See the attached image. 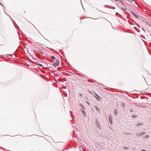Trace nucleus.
I'll use <instances>...</instances> for the list:
<instances>
[{"label": "nucleus", "instance_id": "18", "mask_svg": "<svg viewBox=\"0 0 151 151\" xmlns=\"http://www.w3.org/2000/svg\"><path fill=\"white\" fill-rule=\"evenodd\" d=\"M127 30H126V32H130V33H132L131 32V31L130 30L129 31L127 32Z\"/></svg>", "mask_w": 151, "mask_h": 151}, {"label": "nucleus", "instance_id": "12", "mask_svg": "<svg viewBox=\"0 0 151 151\" xmlns=\"http://www.w3.org/2000/svg\"><path fill=\"white\" fill-rule=\"evenodd\" d=\"M51 58L52 60H55V58L54 56H51Z\"/></svg>", "mask_w": 151, "mask_h": 151}, {"label": "nucleus", "instance_id": "7", "mask_svg": "<svg viewBox=\"0 0 151 151\" xmlns=\"http://www.w3.org/2000/svg\"><path fill=\"white\" fill-rule=\"evenodd\" d=\"M109 120L111 124H113V122L112 120V118L111 116H109Z\"/></svg>", "mask_w": 151, "mask_h": 151}, {"label": "nucleus", "instance_id": "2", "mask_svg": "<svg viewBox=\"0 0 151 151\" xmlns=\"http://www.w3.org/2000/svg\"><path fill=\"white\" fill-rule=\"evenodd\" d=\"M95 123L97 127V128L99 129H100L101 130V128L99 124V122L98 120L97 119H96L95 120Z\"/></svg>", "mask_w": 151, "mask_h": 151}, {"label": "nucleus", "instance_id": "10", "mask_svg": "<svg viewBox=\"0 0 151 151\" xmlns=\"http://www.w3.org/2000/svg\"><path fill=\"white\" fill-rule=\"evenodd\" d=\"M114 113L115 115L116 116L117 115V111L116 109H114Z\"/></svg>", "mask_w": 151, "mask_h": 151}, {"label": "nucleus", "instance_id": "24", "mask_svg": "<svg viewBox=\"0 0 151 151\" xmlns=\"http://www.w3.org/2000/svg\"><path fill=\"white\" fill-rule=\"evenodd\" d=\"M124 103H122V105H124Z\"/></svg>", "mask_w": 151, "mask_h": 151}, {"label": "nucleus", "instance_id": "26", "mask_svg": "<svg viewBox=\"0 0 151 151\" xmlns=\"http://www.w3.org/2000/svg\"><path fill=\"white\" fill-rule=\"evenodd\" d=\"M39 31V32H40V33L41 34V33L40 32V31Z\"/></svg>", "mask_w": 151, "mask_h": 151}, {"label": "nucleus", "instance_id": "13", "mask_svg": "<svg viewBox=\"0 0 151 151\" xmlns=\"http://www.w3.org/2000/svg\"><path fill=\"white\" fill-rule=\"evenodd\" d=\"M137 116L136 115H134L132 116V117L134 118H136Z\"/></svg>", "mask_w": 151, "mask_h": 151}, {"label": "nucleus", "instance_id": "8", "mask_svg": "<svg viewBox=\"0 0 151 151\" xmlns=\"http://www.w3.org/2000/svg\"><path fill=\"white\" fill-rule=\"evenodd\" d=\"M150 137V136L149 134H147L146 135L143 136V138L144 139H146L147 138H149Z\"/></svg>", "mask_w": 151, "mask_h": 151}, {"label": "nucleus", "instance_id": "4", "mask_svg": "<svg viewBox=\"0 0 151 151\" xmlns=\"http://www.w3.org/2000/svg\"><path fill=\"white\" fill-rule=\"evenodd\" d=\"M60 64V62L59 61L57 60H56L55 62H54L53 65L55 66H58Z\"/></svg>", "mask_w": 151, "mask_h": 151}, {"label": "nucleus", "instance_id": "6", "mask_svg": "<svg viewBox=\"0 0 151 151\" xmlns=\"http://www.w3.org/2000/svg\"><path fill=\"white\" fill-rule=\"evenodd\" d=\"M81 111L83 113V115L84 117H86L87 116L86 113L84 110H83L81 109Z\"/></svg>", "mask_w": 151, "mask_h": 151}, {"label": "nucleus", "instance_id": "19", "mask_svg": "<svg viewBox=\"0 0 151 151\" xmlns=\"http://www.w3.org/2000/svg\"><path fill=\"white\" fill-rule=\"evenodd\" d=\"M141 151H147L143 149L141 150Z\"/></svg>", "mask_w": 151, "mask_h": 151}, {"label": "nucleus", "instance_id": "14", "mask_svg": "<svg viewBox=\"0 0 151 151\" xmlns=\"http://www.w3.org/2000/svg\"><path fill=\"white\" fill-rule=\"evenodd\" d=\"M96 111H98L99 112L100 111V110L97 107H96Z\"/></svg>", "mask_w": 151, "mask_h": 151}, {"label": "nucleus", "instance_id": "3", "mask_svg": "<svg viewBox=\"0 0 151 151\" xmlns=\"http://www.w3.org/2000/svg\"><path fill=\"white\" fill-rule=\"evenodd\" d=\"M145 134V132H142L139 133H137V136L138 137H143V136Z\"/></svg>", "mask_w": 151, "mask_h": 151}, {"label": "nucleus", "instance_id": "1", "mask_svg": "<svg viewBox=\"0 0 151 151\" xmlns=\"http://www.w3.org/2000/svg\"><path fill=\"white\" fill-rule=\"evenodd\" d=\"M143 125V124L142 122L138 123L134 125V127H133V128L135 129L136 128H139Z\"/></svg>", "mask_w": 151, "mask_h": 151}, {"label": "nucleus", "instance_id": "5", "mask_svg": "<svg viewBox=\"0 0 151 151\" xmlns=\"http://www.w3.org/2000/svg\"><path fill=\"white\" fill-rule=\"evenodd\" d=\"M95 95L97 97V98L96 97V98L97 99V100L100 102L101 101V98H100L99 96L98 95L96 94H95Z\"/></svg>", "mask_w": 151, "mask_h": 151}, {"label": "nucleus", "instance_id": "11", "mask_svg": "<svg viewBox=\"0 0 151 151\" xmlns=\"http://www.w3.org/2000/svg\"><path fill=\"white\" fill-rule=\"evenodd\" d=\"M129 110L131 112H133L134 111L133 109L131 108L129 109Z\"/></svg>", "mask_w": 151, "mask_h": 151}, {"label": "nucleus", "instance_id": "25", "mask_svg": "<svg viewBox=\"0 0 151 151\" xmlns=\"http://www.w3.org/2000/svg\"><path fill=\"white\" fill-rule=\"evenodd\" d=\"M124 103H122V105H124Z\"/></svg>", "mask_w": 151, "mask_h": 151}, {"label": "nucleus", "instance_id": "23", "mask_svg": "<svg viewBox=\"0 0 151 151\" xmlns=\"http://www.w3.org/2000/svg\"><path fill=\"white\" fill-rule=\"evenodd\" d=\"M107 6H106V5L105 6V7H107Z\"/></svg>", "mask_w": 151, "mask_h": 151}, {"label": "nucleus", "instance_id": "15", "mask_svg": "<svg viewBox=\"0 0 151 151\" xmlns=\"http://www.w3.org/2000/svg\"><path fill=\"white\" fill-rule=\"evenodd\" d=\"M39 52L42 55H43L44 54V52L41 51H40Z\"/></svg>", "mask_w": 151, "mask_h": 151}, {"label": "nucleus", "instance_id": "17", "mask_svg": "<svg viewBox=\"0 0 151 151\" xmlns=\"http://www.w3.org/2000/svg\"><path fill=\"white\" fill-rule=\"evenodd\" d=\"M86 103L87 104H88V105H90V103H89L88 101H86Z\"/></svg>", "mask_w": 151, "mask_h": 151}, {"label": "nucleus", "instance_id": "16", "mask_svg": "<svg viewBox=\"0 0 151 151\" xmlns=\"http://www.w3.org/2000/svg\"><path fill=\"white\" fill-rule=\"evenodd\" d=\"M38 65L40 66L41 67H43V66L41 64H38Z\"/></svg>", "mask_w": 151, "mask_h": 151}, {"label": "nucleus", "instance_id": "21", "mask_svg": "<svg viewBox=\"0 0 151 151\" xmlns=\"http://www.w3.org/2000/svg\"><path fill=\"white\" fill-rule=\"evenodd\" d=\"M119 2H121L122 3V1L121 0H119Z\"/></svg>", "mask_w": 151, "mask_h": 151}, {"label": "nucleus", "instance_id": "27", "mask_svg": "<svg viewBox=\"0 0 151 151\" xmlns=\"http://www.w3.org/2000/svg\"><path fill=\"white\" fill-rule=\"evenodd\" d=\"M7 135H6L5 136H7Z\"/></svg>", "mask_w": 151, "mask_h": 151}, {"label": "nucleus", "instance_id": "20", "mask_svg": "<svg viewBox=\"0 0 151 151\" xmlns=\"http://www.w3.org/2000/svg\"><path fill=\"white\" fill-rule=\"evenodd\" d=\"M128 148H129L128 147H125V148L126 149H128Z\"/></svg>", "mask_w": 151, "mask_h": 151}, {"label": "nucleus", "instance_id": "22", "mask_svg": "<svg viewBox=\"0 0 151 151\" xmlns=\"http://www.w3.org/2000/svg\"><path fill=\"white\" fill-rule=\"evenodd\" d=\"M82 96V94H80V96Z\"/></svg>", "mask_w": 151, "mask_h": 151}, {"label": "nucleus", "instance_id": "9", "mask_svg": "<svg viewBox=\"0 0 151 151\" xmlns=\"http://www.w3.org/2000/svg\"><path fill=\"white\" fill-rule=\"evenodd\" d=\"M80 106H81V107H82V108L83 109H86V108L84 106L81 104H80Z\"/></svg>", "mask_w": 151, "mask_h": 151}]
</instances>
